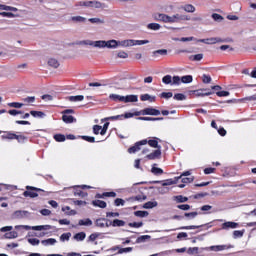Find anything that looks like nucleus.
<instances>
[{"mask_svg":"<svg viewBox=\"0 0 256 256\" xmlns=\"http://www.w3.org/2000/svg\"><path fill=\"white\" fill-rule=\"evenodd\" d=\"M155 21H162V23H183V21H191V17L187 14H181V13H176L171 16L167 14H155L154 15Z\"/></svg>","mask_w":256,"mask_h":256,"instance_id":"obj_1","label":"nucleus"},{"mask_svg":"<svg viewBox=\"0 0 256 256\" xmlns=\"http://www.w3.org/2000/svg\"><path fill=\"white\" fill-rule=\"evenodd\" d=\"M147 43H149V40L127 39L119 41V47H135V45H147Z\"/></svg>","mask_w":256,"mask_h":256,"instance_id":"obj_2","label":"nucleus"},{"mask_svg":"<svg viewBox=\"0 0 256 256\" xmlns=\"http://www.w3.org/2000/svg\"><path fill=\"white\" fill-rule=\"evenodd\" d=\"M229 249H233V246L231 244H223L209 247L210 251H215L216 253H219L221 251H227Z\"/></svg>","mask_w":256,"mask_h":256,"instance_id":"obj_3","label":"nucleus"},{"mask_svg":"<svg viewBox=\"0 0 256 256\" xmlns=\"http://www.w3.org/2000/svg\"><path fill=\"white\" fill-rule=\"evenodd\" d=\"M26 189H27V191H25L23 193V196L31 197V198H35V197L39 196V194H37V192H35V191H41V189H37V188L31 187V186H27Z\"/></svg>","mask_w":256,"mask_h":256,"instance_id":"obj_4","label":"nucleus"},{"mask_svg":"<svg viewBox=\"0 0 256 256\" xmlns=\"http://www.w3.org/2000/svg\"><path fill=\"white\" fill-rule=\"evenodd\" d=\"M200 43H205L206 45H215V43H223V39L214 37V38H207V39H200L198 40Z\"/></svg>","mask_w":256,"mask_h":256,"instance_id":"obj_5","label":"nucleus"},{"mask_svg":"<svg viewBox=\"0 0 256 256\" xmlns=\"http://www.w3.org/2000/svg\"><path fill=\"white\" fill-rule=\"evenodd\" d=\"M196 97H209V95H213V92L209 89H199L193 91Z\"/></svg>","mask_w":256,"mask_h":256,"instance_id":"obj_6","label":"nucleus"},{"mask_svg":"<svg viewBox=\"0 0 256 256\" xmlns=\"http://www.w3.org/2000/svg\"><path fill=\"white\" fill-rule=\"evenodd\" d=\"M141 145H147V140H142L137 142L134 146L128 149L129 153H137V151H141Z\"/></svg>","mask_w":256,"mask_h":256,"instance_id":"obj_7","label":"nucleus"},{"mask_svg":"<svg viewBox=\"0 0 256 256\" xmlns=\"http://www.w3.org/2000/svg\"><path fill=\"white\" fill-rule=\"evenodd\" d=\"M95 226L100 229H105V227H111V224L105 218H99L95 221Z\"/></svg>","mask_w":256,"mask_h":256,"instance_id":"obj_8","label":"nucleus"},{"mask_svg":"<svg viewBox=\"0 0 256 256\" xmlns=\"http://www.w3.org/2000/svg\"><path fill=\"white\" fill-rule=\"evenodd\" d=\"M140 115H161V111L155 109V108H146L142 111H140Z\"/></svg>","mask_w":256,"mask_h":256,"instance_id":"obj_9","label":"nucleus"},{"mask_svg":"<svg viewBox=\"0 0 256 256\" xmlns=\"http://www.w3.org/2000/svg\"><path fill=\"white\" fill-rule=\"evenodd\" d=\"M88 7L91 9H105V3L99 2L97 0L88 1Z\"/></svg>","mask_w":256,"mask_h":256,"instance_id":"obj_10","label":"nucleus"},{"mask_svg":"<svg viewBox=\"0 0 256 256\" xmlns=\"http://www.w3.org/2000/svg\"><path fill=\"white\" fill-rule=\"evenodd\" d=\"M237 227H239V223L236 222L228 221L222 224V229L225 231H228V229H237Z\"/></svg>","mask_w":256,"mask_h":256,"instance_id":"obj_11","label":"nucleus"},{"mask_svg":"<svg viewBox=\"0 0 256 256\" xmlns=\"http://www.w3.org/2000/svg\"><path fill=\"white\" fill-rule=\"evenodd\" d=\"M139 101V97L137 95H127L123 96L122 103H137Z\"/></svg>","mask_w":256,"mask_h":256,"instance_id":"obj_12","label":"nucleus"},{"mask_svg":"<svg viewBox=\"0 0 256 256\" xmlns=\"http://www.w3.org/2000/svg\"><path fill=\"white\" fill-rule=\"evenodd\" d=\"M106 49H117L119 47V41L117 40H108L105 45Z\"/></svg>","mask_w":256,"mask_h":256,"instance_id":"obj_13","label":"nucleus"},{"mask_svg":"<svg viewBox=\"0 0 256 256\" xmlns=\"http://www.w3.org/2000/svg\"><path fill=\"white\" fill-rule=\"evenodd\" d=\"M146 157L150 160L159 159V157H161V149L158 148L154 152L148 154Z\"/></svg>","mask_w":256,"mask_h":256,"instance_id":"obj_14","label":"nucleus"},{"mask_svg":"<svg viewBox=\"0 0 256 256\" xmlns=\"http://www.w3.org/2000/svg\"><path fill=\"white\" fill-rule=\"evenodd\" d=\"M78 225L80 227H91V225H93V221L89 218H86V219H82V220H79L78 221Z\"/></svg>","mask_w":256,"mask_h":256,"instance_id":"obj_15","label":"nucleus"},{"mask_svg":"<svg viewBox=\"0 0 256 256\" xmlns=\"http://www.w3.org/2000/svg\"><path fill=\"white\" fill-rule=\"evenodd\" d=\"M70 21H72V23H86L87 18H85L83 16H72L70 18Z\"/></svg>","mask_w":256,"mask_h":256,"instance_id":"obj_16","label":"nucleus"},{"mask_svg":"<svg viewBox=\"0 0 256 256\" xmlns=\"http://www.w3.org/2000/svg\"><path fill=\"white\" fill-rule=\"evenodd\" d=\"M92 205H94V207H100V209L107 207V203L103 200H94L92 201Z\"/></svg>","mask_w":256,"mask_h":256,"instance_id":"obj_17","label":"nucleus"},{"mask_svg":"<svg viewBox=\"0 0 256 256\" xmlns=\"http://www.w3.org/2000/svg\"><path fill=\"white\" fill-rule=\"evenodd\" d=\"M41 243L42 245H44V247H49L51 245H55V243H57V240L55 238H49L46 240H42Z\"/></svg>","mask_w":256,"mask_h":256,"instance_id":"obj_18","label":"nucleus"},{"mask_svg":"<svg viewBox=\"0 0 256 256\" xmlns=\"http://www.w3.org/2000/svg\"><path fill=\"white\" fill-rule=\"evenodd\" d=\"M88 21L90 23H92L93 25H103V24H105V19H103V18H90V19H88Z\"/></svg>","mask_w":256,"mask_h":256,"instance_id":"obj_19","label":"nucleus"},{"mask_svg":"<svg viewBox=\"0 0 256 256\" xmlns=\"http://www.w3.org/2000/svg\"><path fill=\"white\" fill-rule=\"evenodd\" d=\"M155 183H162L163 187H167L169 185H177V181H174L173 179H167L165 181H155Z\"/></svg>","mask_w":256,"mask_h":256,"instance_id":"obj_20","label":"nucleus"},{"mask_svg":"<svg viewBox=\"0 0 256 256\" xmlns=\"http://www.w3.org/2000/svg\"><path fill=\"white\" fill-rule=\"evenodd\" d=\"M141 101H150V103L155 102L156 97L149 94H143L140 96Z\"/></svg>","mask_w":256,"mask_h":256,"instance_id":"obj_21","label":"nucleus"},{"mask_svg":"<svg viewBox=\"0 0 256 256\" xmlns=\"http://www.w3.org/2000/svg\"><path fill=\"white\" fill-rule=\"evenodd\" d=\"M5 239H17L19 237V232L11 231L4 235Z\"/></svg>","mask_w":256,"mask_h":256,"instance_id":"obj_22","label":"nucleus"},{"mask_svg":"<svg viewBox=\"0 0 256 256\" xmlns=\"http://www.w3.org/2000/svg\"><path fill=\"white\" fill-rule=\"evenodd\" d=\"M0 9H1V11H12L13 13H17V11H18V9L16 7L7 6V5H3V4H0Z\"/></svg>","mask_w":256,"mask_h":256,"instance_id":"obj_23","label":"nucleus"},{"mask_svg":"<svg viewBox=\"0 0 256 256\" xmlns=\"http://www.w3.org/2000/svg\"><path fill=\"white\" fill-rule=\"evenodd\" d=\"M110 225H112V227H125V221L115 219L112 222H110Z\"/></svg>","mask_w":256,"mask_h":256,"instance_id":"obj_24","label":"nucleus"},{"mask_svg":"<svg viewBox=\"0 0 256 256\" xmlns=\"http://www.w3.org/2000/svg\"><path fill=\"white\" fill-rule=\"evenodd\" d=\"M85 237H87V234H85V232H79L73 236V239L75 241H85Z\"/></svg>","mask_w":256,"mask_h":256,"instance_id":"obj_25","label":"nucleus"},{"mask_svg":"<svg viewBox=\"0 0 256 256\" xmlns=\"http://www.w3.org/2000/svg\"><path fill=\"white\" fill-rule=\"evenodd\" d=\"M85 99V96L83 95H77V96H69L68 101H72L74 103H78L79 101H83Z\"/></svg>","mask_w":256,"mask_h":256,"instance_id":"obj_26","label":"nucleus"},{"mask_svg":"<svg viewBox=\"0 0 256 256\" xmlns=\"http://www.w3.org/2000/svg\"><path fill=\"white\" fill-rule=\"evenodd\" d=\"M16 231H19V233L23 234V231H29L31 230V226L28 225H17L15 226Z\"/></svg>","mask_w":256,"mask_h":256,"instance_id":"obj_27","label":"nucleus"},{"mask_svg":"<svg viewBox=\"0 0 256 256\" xmlns=\"http://www.w3.org/2000/svg\"><path fill=\"white\" fill-rule=\"evenodd\" d=\"M139 115H141L140 111L131 113V112H127L125 114H123V119H131V117H139Z\"/></svg>","mask_w":256,"mask_h":256,"instance_id":"obj_28","label":"nucleus"},{"mask_svg":"<svg viewBox=\"0 0 256 256\" xmlns=\"http://www.w3.org/2000/svg\"><path fill=\"white\" fill-rule=\"evenodd\" d=\"M102 121H123V114L111 116V117L102 119Z\"/></svg>","mask_w":256,"mask_h":256,"instance_id":"obj_29","label":"nucleus"},{"mask_svg":"<svg viewBox=\"0 0 256 256\" xmlns=\"http://www.w3.org/2000/svg\"><path fill=\"white\" fill-rule=\"evenodd\" d=\"M182 9L186 11V13H195V6H193L192 4H186L182 6Z\"/></svg>","mask_w":256,"mask_h":256,"instance_id":"obj_30","label":"nucleus"},{"mask_svg":"<svg viewBox=\"0 0 256 256\" xmlns=\"http://www.w3.org/2000/svg\"><path fill=\"white\" fill-rule=\"evenodd\" d=\"M62 121H64V123H74L75 118L71 115L64 114L62 116Z\"/></svg>","mask_w":256,"mask_h":256,"instance_id":"obj_31","label":"nucleus"},{"mask_svg":"<svg viewBox=\"0 0 256 256\" xmlns=\"http://www.w3.org/2000/svg\"><path fill=\"white\" fill-rule=\"evenodd\" d=\"M109 99H111V101H120V103H123V96L119 94H110Z\"/></svg>","mask_w":256,"mask_h":256,"instance_id":"obj_32","label":"nucleus"},{"mask_svg":"<svg viewBox=\"0 0 256 256\" xmlns=\"http://www.w3.org/2000/svg\"><path fill=\"white\" fill-rule=\"evenodd\" d=\"M147 29H150V31H159L161 29V26L159 23H150L147 25Z\"/></svg>","mask_w":256,"mask_h":256,"instance_id":"obj_33","label":"nucleus"},{"mask_svg":"<svg viewBox=\"0 0 256 256\" xmlns=\"http://www.w3.org/2000/svg\"><path fill=\"white\" fill-rule=\"evenodd\" d=\"M153 57H159V55L165 56L167 55V49H160V50H155L152 52Z\"/></svg>","mask_w":256,"mask_h":256,"instance_id":"obj_34","label":"nucleus"},{"mask_svg":"<svg viewBox=\"0 0 256 256\" xmlns=\"http://www.w3.org/2000/svg\"><path fill=\"white\" fill-rule=\"evenodd\" d=\"M106 41L105 40H98L95 41L94 47L96 49H105Z\"/></svg>","mask_w":256,"mask_h":256,"instance_id":"obj_35","label":"nucleus"},{"mask_svg":"<svg viewBox=\"0 0 256 256\" xmlns=\"http://www.w3.org/2000/svg\"><path fill=\"white\" fill-rule=\"evenodd\" d=\"M148 145L150 147H153L154 149H161V146H159V142L157 141V138L153 140H149Z\"/></svg>","mask_w":256,"mask_h":256,"instance_id":"obj_36","label":"nucleus"},{"mask_svg":"<svg viewBox=\"0 0 256 256\" xmlns=\"http://www.w3.org/2000/svg\"><path fill=\"white\" fill-rule=\"evenodd\" d=\"M30 115H32V117H37L39 119H43V117H45V113H43L42 111H30Z\"/></svg>","mask_w":256,"mask_h":256,"instance_id":"obj_37","label":"nucleus"},{"mask_svg":"<svg viewBox=\"0 0 256 256\" xmlns=\"http://www.w3.org/2000/svg\"><path fill=\"white\" fill-rule=\"evenodd\" d=\"M158 203L157 201H149V202H146L144 205H143V208L144 209H153V207H157Z\"/></svg>","mask_w":256,"mask_h":256,"instance_id":"obj_38","label":"nucleus"},{"mask_svg":"<svg viewBox=\"0 0 256 256\" xmlns=\"http://www.w3.org/2000/svg\"><path fill=\"white\" fill-rule=\"evenodd\" d=\"M48 65L50 67H54V69H57V67H59V61H57V59H55V58H50L48 60Z\"/></svg>","mask_w":256,"mask_h":256,"instance_id":"obj_39","label":"nucleus"},{"mask_svg":"<svg viewBox=\"0 0 256 256\" xmlns=\"http://www.w3.org/2000/svg\"><path fill=\"white\" fill-rule=\"evenodd\" d=\"M62 211L66 213V215H77V211L71 210V207L69 206L63 207Z\"/></svg>","mask_w":256,"mask_h":256,"instance_id":"obj_40","label":"nucleus"},{"mask_svg":"<svg viewBox=\"0 0 256 256\" xmlns=\"http://www.w3.org/2000/svg\"><path fill=\"white\" fill-rule=\"evenodd\" d=\"M25 215H27V211H23V210H18L14 213V217L16 219H23V217H25Z\"/></svg>","mask_w":256,"mask_h":256,"instance_id":"obj_41","label":"nucleus"},{"mask_svg":"<svg viewBox=\"0 0 256 256\" xmlns=\"http://www.w3.org/2000/svg\"><path fill=\"white\" fill-rule=\"evenodd\" d=\"M151 173H153V175H163V169L156 167L154 164L152 166Z\"/></svg>","mask_w":256,"mask_h":256,"instance_id":"obj_42","label":"nucleus"},{"mask_svg":"<svg viewBox=\"0 0 256 256\" xmlns=\"http://www.w3.org/2000/svg\"><path fill=\"white\" fill-rule=\"evenodd\" d=\"M174 199L177 201V203H187V201H189V198L182 195L175 196Z\"/></svg>","mask_w":256,"mask_h":256,"instance_id":"obj_43","label":"nucleus"},{"mask_svg":"<svg viewBox=\"0 0 256 256\" xmlns=\"http://www.w3.org/2000/svg\"><path fill=\"white\" fill-rule=\"evenodd\" d=\"M245 233V230H236L233 232V238L234 239H241Z\"/></svg>","mask_w":256,"mask_h":256,"instance_id":"obj_44","label":"nucleus"},{"mask_svg":"<svg viewBox=\"0 0 256 256\" xmlns=\"http://www.w3.org/2000/svg\"><path fill=\"white\" fill-rule=\"evenodd\" d=\"M173 81V77L171 75H166L162 78V82L165 83V85H171Z\"/></svg>","mask_w":256,"mask_h":256,"instance_id":"obj_45","label":"nucleus"},{"mask_svg":"<svg viewBox=\"0 0 256 256\" xmlns=\"http://www.w3.org/2000/svg\"><path fill=\"white\" fill-rule=\"evenodd\" d=\"M193 82V76L186 75L181 78V83H192Z\"/></svg>","mask_w":256,"mask_h":256,"instance_id":"obj_46","label":"nucleus"},{"mask_svg":"<svg viewBox=\"0 0 256 256\" xmlns=\"http://www.w3.org/2000/svg\"><path fill=\"white\" fill-rule=\"evenodd\" d=\"M69 239H71V232L63 233L60 236V241H62V242L69 241Z\"/></svg>","mask_w":256,"mask_h":256,"instance_id":"obj_47","label":"nucleus"},{"mask_svg":"<svg viewBox=\"0 0 256 256\" xmlns=\"http://www.w3.org/2000/svg\"><path fill=\"white\" fill-rule=\"evenodd\" d=\"M134 215L136 217L143 218V217H148L149 216V212H147V211H136V212H134Z\"/></svg>","mask_w":256,"mask_h":256,"instance_id":"obj_48","label":"nucleus"},{"mask_svg":"<svg viewBox=\"0 0 256 256\" xmlns=\"http://www.w3.org/2000/svg\"><path fill=\"white\" fill-rule=\"evenodd\" d=\"M203 59V54H195L190 56V61H201Z\"/></svg>","mask_w":256,"mask_h":256,"instance_id":"obj_49","label":"nucleus"},{"mask_svg":"<svg viewBox=\"0 0 256 256\" xmlns=\"http://www.w3.org/2000/svg\"><path fill=\"white\" fill-rule=\"evenodd\" d=\"M54 139L58 143H63V141H65V135H63V134H56V135H54Z\"/></svg>","mask_w":256,"mask_h":256,"instance_id":"obj_50","label":"nucleus"},{"mask_svg":"<svg viewBox=\"0 0 256 256\" xmlns=\"http://www.w3.org/2000/svg\"><path fill=\"white\" fill-rule=\"evenodd\" d=\"M8 107H13L14 109H21V107H23V103L11 102L8 104Z\"/></svg>","mask_w":256,"mask_h":256,"instance_id":"obj_51","label":"nucleus"},{"mask_svg":"<svg viewBox=\"0 0 256 256\" xmlns=\"http://www.w3.org/2000/svg\"><path fill=\"white\" fill-rule=\"evenodd\" d=\"M174 99L176 101H185V99H187V96H185L184 94L178 93L174 95Z\"/></svg>","mask_w":256,"mask_h":256,"instance_id":"obj_52","label":"nucleus"},{"mask_svg":"<svg viewBox=\"0 0 256 256\" xmlns=\"http://www.w3.org/2000/svg\"><path fill=\"white\" fill-rule=\"evenodd\" d=\"M102 129H103V126L94 125L93 126V133H94V135H99V133H101Z\"/></svg>","mask_w":256,"mask_h":256,"instance_id":"obj_53","label":"nucleus"},{"mask_svg":"<svg viewBox=\"0 0 256 256\" xmlns=\"http://www.w3.org/2000/svg\"><path fill=\"white\" fill-rule=\"evenodd\" d=\"M74 195H75V197H87V193L83 192V191H81L79 189H76L74 191Z\"/></svg>","mask_w":256,"mask_h":256,"instance_id":"obj_54","label":"nucleus"},{"mask_svg":"<svg viewBox=\"0 0 256 256\" xmlns=\"http://www.w3.org/2000/svg\"><path fill=\"white\" fill-rule=\"evenodd\" d=\"M197 215H199L198 212H189V213H185L184 217H187L188 219H195Z\"/></svg>","mask_w":256,"mask_h":256,"instance_id":"obj_55","label":"nucleus"},{"mask_svg":"<svg viewBox=\"0 0 256 256\" xmlns=\"http://www.w3.org/2000/svg\"><path fill=\"white\" fill-rule=\"evenodd\" d=\"M28 243H30V245H33L35 247V246L39 245V243H41V241H39V239H37V238H29Z\"/></svg>","mask_w":256,"mask_h":256,"instance_id":"obj_56","label":"nucleus"},{"mask_svg":"<svg viewBox=\"0 0 256 256\" xmlns=\"http://www.w3.org/2000/svg\"><path fill=\"white\" fill-rule=\"evenodd\" d=\"M160 97L163 99H171V97H173V92H162Z\"/></svg>","mask_w":256,"mask_h":256,"instance_id":"obj_57","label":"nucleus"},{"mask_svg":"<svg viewBox=\"0 0 256 256\" xmlns=\"http://www.w3.org/2000/svg\"><path fill=\"white\" fill-rule=\"evenodd\" d=\"M0 17H8L9 19H13V17H15V14L11 12H0Z\"/></svg>","mask_w":256,"mask_h":256,"instance_id":"obj_58","label":"nucleus"},{"mask_svg":"<svg viewBox=\"0 0 256 256\" xmlns=\"http://www.w3.org/2000/svg\"><path fill=\"white\" fill-rule=\"evenodd\" d=\"M172 85H181V77L179 76H174L172 78Z\"/></svg>","mask_w":256,"mask_h":256,"instance_id":"obj_59","label":"nucleus"},{"mask_svg":"<svg viewBox=\"0 0 256 256\" xmlns=\"http://www.w3.org/2000/svg\"><path fill=\"white\" fill-rule=\"evenodd\" d=\"M114 204L116 205V207H119V206H124L125 205V200L121 199V198H117L115 201H114Z\"/></svg>","mask_w":256,"mask_h":256,"instance_id":"obj_60","label":"nucleus"},{"mask_svg":"<svg viewBox=\"0 0 256 256\" xmlns=\"http://www.w3.org/2000/svg\"><path fill=\"white\" fill-rule=\"evenodd\" d=\"M188 255H195V253H199V248L198 247H193L189 248L187 250Z\"/></svg>","mask_w":256,"mask_h":256,"instance_id":"obj_61","label":"nucleus"},{"mask_svg":"<svg viewBox=\"0 0 256 256\" xmlns=\"http://www.w3.org/2000/svg\"><path fill=\"white\" fill-rule=\"evenodd\" d=\"M16 139L18 143H25L27 141V137L23 135H16Z\"/></svg>","mask_w":256,"mask_h":256,"instance_id":"obj_62","label":"nucleus"},{"mask_svg":"<svg viewBox=\"0 0 256 256\" xmlns=\"http://www.w3.org/2000/svg\"><path fill=\"white\" fill-rule=\"evenodd\" d=\"M212 19H214V21L221 22L223 21V16H221L220 14L214 13L212 14Z\"/></svg>","mask_w":256,"mask_h":256,"instance_id":"obj_63","label":"nucleus"},{"mask_svg":"<svg viewBox=\"0 0 256 256\" xmlns=\"http://www.w3.org/2000/svg\"><path fill=\"white\" fill-rule=\"evenodd\" d=\"M107 129H109V122H106L103 127L102 131H100V135H105L107 133Z\"/></svg>","mask_w":256,"mask_h":256,"instance_id":"obj_64","label":"nucleus"}]
</instances>
